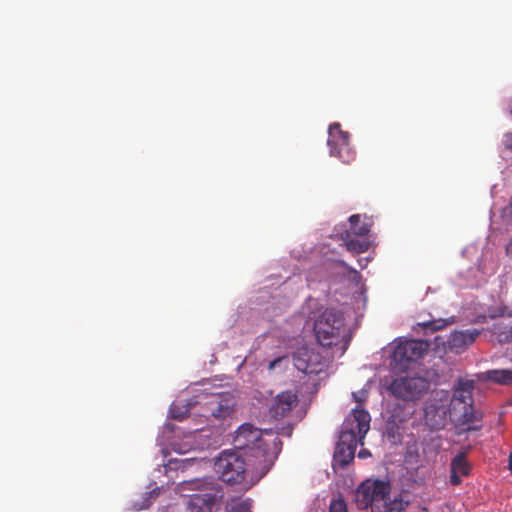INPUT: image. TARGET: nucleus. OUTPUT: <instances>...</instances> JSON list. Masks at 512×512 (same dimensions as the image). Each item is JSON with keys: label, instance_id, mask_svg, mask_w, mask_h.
Returning a JSON list of instances; mask_svg holds the SVG:
<instances>
[{"label": "nucleus", "instance_id": "23", "mask_svg": "<svg viewBox=\"0 0 512 512\" xmlns=\"http://www.w3.org/2000/svg\"><path fill=\"white\" fill-rule=\"evenodd\" d=\"M451 322L447 319H434L425 322H419L417 325L420 326L425 331L436 332L444 329Z\"/></svg>", "mask_w": 512, "mask_h": 512}, {"label": "nucleus", "instance_id": "10", "mask_svg": "<svg viewBox=\"0 0 512 512\" xmlns=\"http://www.w3.org/2000/svg\"><path fill=\"white\" fill-rule=\"evenodd\" d=\"M428 388L429 383L423 377H401L394 379L389 385L390 392L403 400L416 399Z\"/></svg>", "mask_w": 512, "mask_h": 512}, {"label": "nucleus", "instance_id": "28", "mask_svg": "<svg viewBox=\"0 0 512 512\" xmlns=\"http://www.w3.org/2000/svg\"><path fill=\"white\" fill-rule=\"evenodd\" d=\"M371 456V453L368 449H361L359 452H358V457L361 458V459H364V458H367V457H370Z\"/></svg>", "mask_w": 512, "mask_h": 512}, {"label": "nucleus", "instance_id": "26", "mask_svg": "<svg viewBox=\"0 0 512 512\" xmlns=\"http://www.w3.org/2000/svg\"><path fill=\"white\" fill-rule=\"evenodd\" d=\"M285 359L286 357H277L276 359L270 361L268 364V370L275 369Z\"/></svg>", "mask_w": 512, "mask_h": 512}, {"label": "nucleus", "instance_id": "34", "mask_svg": "<svg viewBox=\"0 0 512 512\" xmlns=\"http://www.w3.org/2000/svg\"><path fill=\"white\" fill-rule=\"evenodd\" d=\"M192 447H193V446L191 445V446L188 448V450H189V449H191ZM186 451H187V449H186ZM179 452H180V453H184V452H185V450L180 449V450H179Z\"/></svg>", "mask_w": 512, "mask_h": 512}, {"label": "nucleus", "instance_id": "29", "mask_svg": "<svg viewBox=\"0 0 512 512\" xmlns=\"http://www.w3.org/2000/svg\"><path fill=\"white\" fill-rule=\"evenodd\" d=\"M509 407H512V399L507 402L506 407L499 413V416H504L505 414L512 413V411L508 410Z\"/></svg>", "mask_w": 512, "mask_h": 512}, {"label": "nucleus", "instance_id": "12", "mask_svg": "<svg viewBox=\"0 0 512 512\" xmlns=\"http://www.w3.org/2000/svg\"><path fill=\"white\" fill-rule=\"evenodd\" d=\"M479 334L477 329L455 330L447 340L448 348L452 352L462 353L475 342Z\"/></svg>", "mask_w": 512, "mask_h": 512}, {"label": "nucleus", "instance_id": "31", "mask_svg": "<svg viewBox=\"0 0 512 512\" xmlns=\"http://www.w3.org/2000/svg\"><path fill=\"white\" fill-rule=\"evenodd\" d=\"M152 497H156L159 494V488H155L150 492Z\"/></svg>", "mask_w": 512, "mask_h": 512}, {"label": "nucleus", "instance_id": "1", "mask_svg": "<svg viewBox=\"0 0 512 512\" xmlns=\"http://www.w3.org/2000/svg\"><path fill=\"white\" fill-rule=\"evenodd\" d=\"M273 429H258L244 423L235 431L233 443L237 449H248L251 456L259 459L266 473L281 451L282 442Z\"/></svg>", "mask_w": 512, "mask_h": 512}, {"label": "nucleus", "instance_id": "21", "mask_svg": "<svg viewBox=\"0 0 512 512\" xmlns=\"http://www.w3.org/2000/svg\"><path fill=\"white\" fill-rule=\"evenodd\" d=\"M361 217L358 214L349 217L350 230L354 235L366 236L370 232V225L368 223H360Z\"/></svg>", "mask_w": 512, "mask_h": 512}, {"label": "nucleus", "instance_id": "5", "mask_svg": "<svg viewBox=\"0 0 512 512\" xmlns=\"http://www.w3.org/2000/svg\"><path fill=\"white\" fill-rule=\"evenodd\" d=\"M390 485L381 480L365 481L356 490L359 509L371 508V512H401L405 505L401 498L390 499Z\"/></svg>", "mask_w": 512, "mask_h": 512}, {"label": "nucleus", "instance_id": "33", "mask_svg": "<svg viewBox=\"0 0 512 512\" xmlns=\"http://www.w3.org/2000/svg\"><path fill=\"white\" fill-rule=\"evenodd\" d=\"M473 419H474V418H472V417L465 418V420H466V421H464L463 423H464V424H468V423H470V422H473Z\"/></svg>", "mask_w": 512, "mask_h": 512}, {"label": "nucleus", "instance_id": "18", "mask_svg": "<svg viewBox=\"0 0 512 512\" xmlns=\"http://www.w3.org/2000/svg\"><path fill=\"white\" fill-rule=\"evenodd\" d=\"M200 402L192 399H183V398H177L172 402L169 408V415L168 416H189L190 410L193 406L199 404Z\"/></svg>", "mask_w": 512, "mask_h": 512}, {"label": "nucleus", "instance_id": "25", "mask_svg": "<svg viewBox=\"0 0 512 512\" xmlns=\"http://www.w3.org/2000/svg\"><path fill=\"white\" fill-rule=\"evenodd\" d=\"M252 501L249 499L243 500L236 505L232 506L229 512H252Z\"/></svg>", "mask_w": 512, "mask_h": 512}, {"label": "nucleus", "instance_id": "4", "mask_svg": "<svg viewBox=\"0 0 512 512\" xmlns=\"http://www.w3.org/2000/svg\"><path fill=\"white\" fill-rule=\"evenodd\" d=\"M473 389V381L459 380L452 396L446 390L435 391V404L431 405L434 416H474Z\"/></svg>", "mask_w": 512, "mask_h": 512}, {"label": "nucleus", "instance_id": "2", "mask_svg": "<svg viewBox=\"0 0 512 512\" xmlns=\"http://www.w3.org/2000/svg\"><path fill=\"white\" fill-rule=\"evenodd\" d=\"M317 343L324 348H336L343 355L350 345L352 334L344 314L337 309H326L314 321Z\"/></svg>", "mask_w": 512, "mask_h": 512}, {"label": "nucleus", "instance_id": "14", "mask_svg": "<svg viewBox=\"0 0 512 512\" xmlns=\"http://www.w3.org/2000/svg\"><path fill=\"white\" fill-rule=\"evenodd\" d=\"M206 404L212 407L211 416H229L234 412L236 401L232 394L224 393L212 395Z\"/></svg>", "mask_w": 512, "mask_h": 512}, {"label": "nucleus", "instance_id": "7", "mask_svg": "<svg viewBox=\"0 0 512 512\" xmlns=\"http://www.w3.org/2000/svg\"><path fill=\"white\" fill-rule=\"evenodd\" d=\"M429 347L426 340L400 338L392 354L395 367L400 371L407 370L411 363L423 358Z\"/></svg>", "mask_w": 512, "mask_h": 512}, {"label": "nucleus", "instance_id": "11", "mask_svg": "<svg viewBox=\"0 0 512 512\" xmlns=\"http://www.w3.org/2000/svg\"><path fill=\"white\" fill-rule=\"evenodd\" d=\"M224 439L225 428L222 426L214 430L211 428H202L185 436L187 444L193 441L195 442V447L199 449L216 448L222 445Z\"/></svg>", "mask_w": 512, "mask_h": 512}, {"label": "nucleus", "instance_id": "19", "mask_svg": "<svg viewBox=\"0 0 512 512\" xmlns=\"http://www.w3.org/2000/svg\"><path fill=\"white\" fill-rule=\"evenodd\" d=\"M485 380L500 384V385H511L512 384V370L510 369H494L488 370L482 374Z\"/></svg>", "mask_w": 512, "mask_h": 512}, {"label": "nucleus", "instance_id": "13", "mask_svg": "<svg viewBox=\"0 0 512 512\" xmlns=\"http://www.w3.org/2000/svg\"><path fill=\"white\" fill-rule=\"evenodd\" d=\"M297 393L288 390L278 394L270 407L271 416H285L298 404Z\"/></svg>", "mask_w": 512, "mask_h": 512}, {"label": "nucleus", "instance_id": "24", "mask_svg": "<svg viewBox=\"0 0 512 512\" xmlns=\"http://www.w3.org/2000/svg\"><path fill=\"white\" fill-rule=\"evenodd\" d=\"M329 512H347V505L344 499H333L330 502Z\"/></svg>", "mask_w": 512, "mask_h": 512}, {"label": "nucleus", "instance_id": "3", "mask_svg": "<svg viewBox=\"0 0 512 512\" xmlns=\"http://www.w3.org/2000/svg\"><path fill=\"white\" fill-rule=\"evenodd\" d=\"M371 418H345L333 455V468H346L354 459L357 445L370 429Z\"/></svg>", "mask_w": 512, "mask_h": 512}, {"label": "nucleus", "instance_id": "9", "mask_svg": "<svg viewBox=\"0 0 512 512\" xmlns=\"http://www.w3.org/2000/svg\"><path fill=\"white\" fill-rule=\"evenodd\" d=\"M294 366L305 374H320L327 367L326 359L315 348L303 346L293 353Z\"/></svg>", "mask_w": 512, "mask_h": 512}, {"label": "nucleus", "instance_id": "35", "mask_svg": "<svg viewBox=\"0 0 512 512\" xmlns=\"http://www.w3.org/2000/svg\"><path fill=\"white\" fill-rule=\"evenodd\" d=\"M510 113H511V115H512V105L510 106Z\"/></svg>", "mask_w": 512, "mask_h": 512}, {"label": "nucleus", "instance_id": "30", "mask_svg": "<svg viewBox=\"0 0 512 512\" xmlns=\"http://www.w3.org/2000/svg\"><path fill=\"white\" fill-rule=\"evenodd\" d=\"M197 482L195 481H188V482H184V489H192V486L196 485Z\"/></svg>", "mask_w": 512, "mask_h": 512}, {"label": "nucleus", "instance_id": "32", "mask_svg": "<svg viewBox=\"0 0 512 512\" xmlns=\"http://www.w3.org/2000/svg\"><path fill=\"white\" fill-rule=\"evenodd\" d=\"M509 470L512 473V452L509 455V462H508Z\"/></svg>", "mask_w": 512, "mask_h": 512}, {"label": "nucleus", "instance_id": "6", "mask_svg": "<svg viewBox=\"0 0 512 512\" xmlns=\"http://www.w3.org/2000/svg\"><path fill=\"white\" fill-rule=\"evenodd\" d=\"M214 470L223 482L237 484L245 478L246 462L239 451L224 450L215 459Z\"/></svg>", "mask_w": 512, "mask_h": 512}, {"label": "nucleus", "instance_id": "8", "mask_svg": "<svg viewBox=\"0 0 512 512\" xmlns=\"http://www.w3.org/2000/svg\"><path fill=\"white\" fill-rule=\"evenodd\" d=\"M327 144L331 156L340 159L343 163H350L354 160L355 151L350 145L349 133L343 131L339 123L329 126Z\"/></svg>", "mask_w": 512, "mask_h": 512}, {"label": "nucleus", "instance_id": "27", "mask_svg": "<svg viewBox=\"0 0 512 512\" xmlns=\"http://www.w3.org/2000/svg\"><path fill=\"white\" fill-rule=\"evenodd\" d=\"M505 148L512 152V132L507 133L504 137Z\"/></svg>", "mask_w": 512, "mask_h": 512}, {"label": "nucleus", "instance_id": "20", "mask_svg": "<svg viewBox=\"0 0 512 512\" xmlns=\"http://www.w3.org/2000/svg\"><path fill=\"white\" fill-rule=\"evenodd\" d=\"M352 396L357 404L351 410L349 416H369V412L364 408L363 405L368 397V392L366 390H360L358 392H353Z\"/></svg>", "mask_w": 512, "mask_h": 512}, {"label": "nucleus", "instance_id": "16", "mask_svg": "<svg viewBox=\"0 0 512 512\" xmlns=\"http://www.w3.org/2000/svg\"><path fill=\"white\" fill-rule=\"evenodd\" d=\"M216 502V493L208 491L190 496L187 505L190 512H213Z\"/></svg>", "mask_w": 512, "mask_h": 512}, {"label": "nucleus", "instance_id": "22", "mask_svg": "<svg viewBox=\"0 0 512 512\" xmlns=\"http://www.w3.org/2000/svg\"><path fill=\"white\" fill-rule=\"evenodd\" d=\"M344 245L350 252L363 253L369 249L370 242L368 240H359L348 235L344 241Z\"/></svg>", "mask_w": 512, "mask_h": 512}, {"label": "nucleus", "instance_id": "15", "mask_svg": "<svg viewBox=\"0 0 512 512\" xmlns=\"http://www.w3.org/2000/svg\"><path fill=\"white\" fill-rule=\"evenodd\" d=\"M471 464L467 461L466 452H459L450 463V483L453 486L461 484V477H467L471 472Z\"/></svg>", "mask_w": 512, "mask_h": 512}, {"label": "nucleus", "instance_id": "17", "mask_svg": "<svg viewBox=\"0 0 512 512\" xmlns=\"http://www.w3.org/2000/svg\"><path fill=\"white\" fill-rule=\"evenodd\" d=\"M406 418H388L385 424L384 436L390 443L398 444L402 441L403 423Z\"/></svg>", "mask_w": 512, "mask_h": 512}]
</instances>
